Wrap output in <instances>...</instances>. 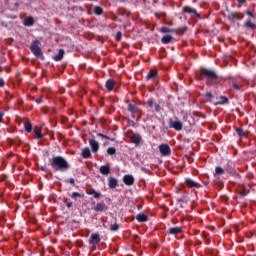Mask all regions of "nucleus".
<instances>
[{"label":"nucleus","instance_id":"1","mask_svg":"<svg viewBox=\"0 0 256 256\" xmlns=\"http://www.w3.org/2000/svg\"><path fill=\"white\" fill-rule=\"evenodd\" d=\"M50 165L54 171H60L61 173H65V171H69L71 169V165L63 156L53 157Z\"/></svg>","mask_w":256,"mask_h":256},{"label":"nucleus","instance_id":"2","mask_svg":"<svg viewBox=\"0 0 256 256\" xmlns=\"http://www.w3.org/2000/svg\"><path fill=\"white\" fill-rule=\"evenodd\" d=\"M199 74L201 77H204L205 79H207V82H206L207 85H213V83H215V81L219 79V75H217V72L209 68H204V67L200 68Z\"/></svg>","mask_w":256,"mask_h":256},{"label":"nucleus","instance_id":"3","mask_svg":"<svg viewBox=\"0 0 256 256\" xmlns=\"http://www.w3.org/2000/svg\"><path fill=\"white\" fill-rule=\"evenodd\" d=\"M227 19L230 23H237L238 21H243V19H245V14L237 11L230 12L227 15Z\"/></svg>","mask_w":256,"mask_h":256},{"label":"nucleus","instance_id":"4","mask_svg":"<svg viewBox=\"0 0 256 256\" xmlns=\"http://www.w3.org/2000/svg\"><path fill=\"white\" fill-rule=\"evenodd\" d=\"M160 33H176V35H183V33H185V31H187V26H183L180 28H167V27H162L160 28Z\"/></svg>","mask_w":256,"mask_h":256},{"label":"nucleus","instance_id":"5","mask_svg":"<svg viewBox=\"0 0 256 256\" xmlns=\"http://www.w3.org/2000/svg\"><path fill=\"white\" fill-rule=\"evenodd\" d=\"M39 45H41V42H39V40L33 41L30 45V51L36 57H41V55H43V52L41 51V47Z\"/></svg>","mask_w":256,"mask_h":256},{"label":"nucleus","instance_id":"6","mask_svg":"<svg viewBox=\"0 0 256 256\" xmlns=\"http://www.w3.org/2000/svg\"><path fill=\"white\" fill-rule=\"evenodd\" d=\"M168 125L170 129H174L175 131H181L183 129V122L179 120V118H176L175 120L169 119Z\"/></svg>","mask_w":256,"mask_h":256},{"label":"nucleus","instance_id":"7","mask_svg":"<svg viewBox=\"0 0 256 256\" xmlns=\"http://www.w3.org/2000/svg\"><path fill=\"white\" fill-rule=\"evenodd\" d=\"M182 12L187 13L188 15H194V16L197 17V19H201V14H199L197 12V9H195V8H192V7H189V6H184L182 8Z\"/></svg>","mask_w":256,"mask_h":256},{"label":"nucleus","instance_id":"8","mask_svg":"<svg viewBox=\"0 0 256 256\" xmlns=\"http://www.w3.org/2000/svg\"><path fill=\"white\" fill-rule=\"evenodd\" d=\"M159 151H160L161 155H163L164 157L171 155V148L167 144L160 145Z\"/></svg>","mask_w":256,"mask_h":256},{"label":"nucleus","instance_id":"9","mask_svg":"<svg viewBox=\"0 0 256 256\" xmlns=\"http://www.w3.org/2000/svg\"><path fill=\"white\" fill-rule=\"evenodd\" d=\"M185 183L186 185L190 188V189H193V188H196V189H199V187H201V184L191 180L190 178H187L185 180Z\"/></svg>","mask_w":256,"mask_h":256},{"label":"nucleus","instance_id":"10","mask_svg":"<svg viewBox=\"0 0 256 256\" xmlns=\"http://www.w3.org/2000/svg\"><path fill=\"white\" fill-rule=\"evenodd\" d=\"M123 183H124L125 185H128V186L134 185V183H135V178H133L132 175H125V176L123 177Z\"/></svg>","mask_w":256,"mask_h":256},{"label":"nucleus","instance_id":"11","mask_svg":"<svg viewBox=\"0 0 256 256\" xmlns=\"http://www.w3.org/2000/svg\"><path fill=\"white\" fill-rule=\"evenodd\" d=\"M101 242L99 234H92L89 240L90 245H98Z\"/></svg>","mask_w":256,"mask_h":256},{"label":"nucleus","instance_id":"12","mask_svg":"<svg viewBox=\"0 0 256 256\" xmlns=\"http://www.w3.org/2000/svg\"><path fill=\"white\" fill-rule=\"evenodd\" d=\"M94 210L97 213H101L103 211H107V205L103 202L97 203L96 206L94 207Z\"/></svg>","mask_w":256,"mask_h":256},{"label":"nucleus","instance_id":"13","mask_svg":"<svg viewBox=\"0 0 256 256\" xmlns=\"http://www.w3.org/2000/svg\"><path fill=\"white\" fill-rule=\"evenodd\" d=\"M90 147L93 153H97L99 151V142L95 141L94 139L89 140Z\"/></svg>","mask_w":256,"mask_h":256},{"label":"nucleus","instance_id":"14","mask_svg":"<svg viewBox=\"0 0 256 256\" xmlns=\"http://www.w3.org/2000/svg\"><path fill=\"white\" fill-rule=\"evenodd\" d=\"M117 185H119V182L117 181L116 178L110 177L108 179V186L110 189H115L117 187Z\"/></svg>","mask_w":256,"mask_h":256},{"label":"nucleus","instance_id":"15","mask_svg":"<svg viewBox=\"0 0 256 256\" xmlns=\"http://www.w3.org/2000/svg\"><path fill=\"white\" fill-rule=\"evenodd\" d=\"M24 25L25 27H33V25H35V20L31 16L26 17L24 19Z\"/></svg>","mask_w":256,"mask_h":256},{"label":"nucleus","instance_id":"16","mask_svg":"<svg viewBox=\"0 0 256 256\" xmlns=\"http://www.w3.org/2000/svg\"><path fill=\"white\" fill-rule=\"evenodd\" d=\"M173 41V36L172 35H165L161 38V43L163 45H169Z\"/></svg>","mask_w":256,"mask_h":256},{"label":"nucleus","instance_id":"17","mask_svg":"<svg viewBox=\"0 0 256 256\" xmlns=\"http://www.w3.org/2000/svg\"><path fill=\"white\" fill-rule=\"evenodd\" d=\"M105 87H106V89H108V91H113V87H115V80H113V79L107 80Z\"/></svg>","mask_w":256,"mask_h":256},{"label":"nucleus","instance_id":"18","mask_svg":"<svg viewBox=\"0 0 256 256\" xmlns=\"http://www.w3.org/2000/svg\"><path fill=\"white\" fill-rule=\"evenodd\" d=\"M128 111L132 114V119H135V113H137V106H135V104H128Z\"/></svg>","mask_w":256,"mask_h":256},{"label":"nucleus","instance_id":"19","mask_svg":"<svg viewBox=\"0 0 256 256\" xmlns=\"http://www.w3.org/2000/svg\"><path fill=\"white\" fill-rule=\"evenodd\" d=\"M132 143H135V145H139L141 143V136L139 134H133L131 136Z\"/></svg>","mask_w":256,"mask_h":256},{"label":"nucleus","instance_id":"20","mask_svg":"<svg viewBox=\"0 0 256 256\" xmlns=\"http://www.w3.org/2000/svg\"><path fill=\"white\" fill-rule=\"evenodd\" d=\"M244 27H246V29H251L252 31H255L256 29V25L253 22H251V20H247L244 23Z\"/></svg>","mask_w":256,"mask_h":256},{"label":"nucleus","instance_id":"21","mask_svg":"<svg viewBox=\"0 0 256 256\" xmlns=\"http://www.w3.org/2000/svg\"><path fill=\"white\" fill-rule=\"evenodd\" d=\"M229 103V99L225 96L220 97V101L215 102L214 105H227Z\"/></svg>","mask_w":256,"mask_h":256},{"label":"nucleus","instance_id":"22","mask_svg":"<svg viewBox=\"0 0 256 256\" xmlns=\"http://www.w3.org/2000/svg\"><path fill=\"white\" fill-rule=\"evenodd\" d=\"M63 55H65V51L60 49L58 54L53 57L54 61H61V59H63Z\"/></svg>","mask_w":256,"mask_h":256},{"label":"nucleus","instance_id":"23","mask_svg":"<svg viewBox=\"0 0 256 256\" xmlns=\"http://www.w3.org/2000/svg\"><path fill=\"white\" fill-rule=\"evenodd\" d=\"M100 173L102 175H109V173H111V168H109V166H101Z\"/></svg>","mask_w":256,"mask_h":256},{"label":"nucleus","instance_id":"24","mask_svg":"<svg viewBox=\"0 0 256 256\" xmlns=\"http://www.w3.org/2000/svg\"><path fill=\"white\" fill-rule=\"evenodd\" d=\"M82 157L84 159H89V157H91V150L89 148H84L82 150Z\"/></svg>","mask_w":256,"mask_h":256},{"label":"nucleus","instance_id":"25","mask_svg":"<svg viewBox=\"0 0 256 256\" xmlns=\"http://www.w3.org/2000/svg\"><path fill=\"white\" fill-rule=\"evenodd\" d=\"M87 195H94L95 199H99L101 197V193L96 192L95 189H90L86 191Z\"/></svg>","mask_w":256,"mask_h":256},{"label":"nucleus","instance_id":"26","mask_svg":"<svg viewBox=\"0 0 256 256\" xmlns=\"http://www.w3.org/2000/svg\"><path fill=\"white\" fill-rule=\"evenodd\" d=\"M181 231H182L181 227H173L169 229L170 235H177L181 233Z\"/></svg>","mask_w":256,"mask_h":256},{"label":"nucleus","instance_id":"27","mask_svg":"<svg viewBox=\"0 0 256 256\" xmlns=\"http://www.w3.org/2000/svg\"><path fill=\"white\" fill-rule=\"evenodd\" d=\"M137 221H139V223H145V221H147V216L143 213H140L136 216Z\"/></svg>","mask_w":256,"mask_h":256},{"label":"nucleus","instance_id":"28","mask_svg":"<svg viewBox=\"0 0 256 256\" xmlns=\"http://www.w3.org/2000/svg\"><path fill=\"white\" fill-rule=\"evenodd\" d=\"M157 77V71L156 70H150L146 76V79H155Z\"/></svg>","mask_w":256,"mask_h":256},{"label":"nucleus","instance_id":"29","mask_svg":"<svg viewBox=\"0 0 256 256\" xmlns=\"http://www.w3.org/2000/svg\"><path fill=\"white\" fill-rule=\"evenodd\" d=\"M24 127L27 133H31V131H33V125H31V122H26L24 124Z\"/></svg>","mask_w":256,"mask_h":256},{"label":"nucleus","instance_id":"30","mask_svg":"<svg viewBox=\"0 0 256 256\" xmlns=\"http://www.w3.org/2000/svg\"><path fill=\"white\" fill-rule=\"evenodd\" d=\"M154 15H155L156 19H161V17H162V19H165L167 17V13H165V12H156V13H154Z\"/></svg>","mask_w":256,"mask_h":256},{"label":"nucleus","instance_id":"31","mask_svg":"<svg viewBox=\"0 0 256 256\" xmlns=\"http://www.w3.org/2000/svg\"><path fill=\"white\" fill-rule=\"evenodd\" d=\"M34 133L37 139H41V137H43V133H41V128H35Z\"/></svg>","mask_w":256,"mask_h":256},{"label":"nucleus","instance_id":"32","mask_svg":"<svg viewBox=\"0 0 256 256\" xmlns=\"http://www.w3.org/2000/svg\"><path fill=\"white\" fill-rule=\"evenodd\" d=\"M94 13L95 15H103V8L99 6L94 7Z\"/></svg>","mask_w":256,"mask_h":256},{"label":"nucleus","instance_id":"33","mask_svg":"<svg viewBox=\"0 0 256 256\" xmlns=\"http://www.w3.org/2000/svg\"><path fill=\"white\" fill-rule=\"evenodd\" d=\"M97 137H101L102 139H108L109 141H115V138H110L107 135H104L103 133H98Z\"/></svg>","mask_w":256,"mask_h":256},{"label":"nucleus","instance_id":"34","mask_svg":"<svg viewBox=\"0 0 256 256\" xmlns=\"http://www.w3.org/2000/svg\"><path fill=\"white\" fill-rule=\"evenodd\" d=\"M215 173L216 175H223L225 173V170L221 167H216Z\"/></svg>","mask_w":256,"mask_h":256},{"label":"nucleus","instance_id":"35","mask_svg":"<svg viewBox=\"0 0 256 256\" xmlns=\"http://www.w3.org/2000/svg\"><path fill=\"white\" fill-rule=\"evenodd\" d=\"M236 133H237V135H239L240 137H245V131H243V129H241V128H237L236 129Z\"/></svg>","mask_w":256,"mask_h":256},{"label":"nucleus","instance_id":"36","mask_svg":"<svg viewBox=\"0 0 256 256\" xmlns=\"http://www.w3.org/2000/svg\"><path fill=\"white\" fill-rule=\"evenodd\" d=\"M232 87H233V89H236V91H239L242 86L239 83L234 81V82H232Z\"/></svg>","mask_w":256,"mask_h":256},{"label":"nucleus","instance_id":"37","mask_svg":"<svg viewBox=\"0 0 256 256\" xmlns=\"http://www.w3.org/2000/svg\"><path fill=\"white\" fill-rule=\"evenodd\" d=\"M110 231H119V224L115 223L110 226Z\"/></svg>","mask_w":256,"mask_h":256},{"label":"nucleus","instance_id":"38","mask_svg":"<svg viewBox=\"0 0 256 256\" xmlns=\"http://www.w3.org/2000/svg\"><path fill=\"white\" fill-rule=\"evenodd\" d=\"M107 153L109 155H115V153H117V150L113 147H110V148L107 149Z\"/></svg>","mask_w":256,"mask_h":256},{"label":"nucleus","instance_id":"39","mask_svg":"<svg viewBox=\"0 0 256 256\" xmlns=\"http://www.w3.org/2000/svg\"><path fill=\"white\" fill-rule=\"evenodd\" d=\"M77 197H81V193H79V192H73L72 195H71V198H72V199H77Z\"/></svg>","mask_w":256,"mask_h":256},{"label":"nucleus","instance_id":"40","mask_svg":"<svg viewBox=\"0 0 256 256\" xmlns=\"http://www.w3.org/2000/svg\"><path fill=\"white\" fill-rule=\"evenodd\" d=\"M246 15H248V17H255V14L251 11V10H246Z\"/></svg>","mask_w":256,"mask_h":256},{"label":"nucleus","instance_id":"41","mask_svg":"<svg viewBox=\"0 0 256 256\" xmlns=\"http://www.w3.org/2000/svg\"><path fill=\"white\" fill-rule=\"evenodd\" d=\"M237 2L239 3L238 7H242V5H245V3H247V0H237Z\"/></svg>","mask_w":256,"mask_h":256},{"label":"nucleus","instance_id":"42","mask_svg":"<svg viewBox=\"0 0 256 256\" xmlns=\"http://www.w3.org/2000/svg\"><path fill=\"white\" fill-rule=\"evenodd\" d=\"M147 105L148 107H153V105H155V102H153V99H150L147 101Z\"/></svg>","mask_w":256,"mask_h":256},{"label":"nucleus","instance_id":"43","mask_svg":"<svg viewBox=\"0 0 256 256\" xmlns=\"http://www.w3.org/2000/svg\"><path fill=\"white\" fill-rule=\"evenodd\" d=\"M122 34L121 32L116 33V41H121Z\"/></svg>","mask_w":256,"mask_h":256},{"label":"nucleus","instance_id":"44","mask_svg":"<svg viewBox=\"0 0 256 256\" xmlns=\"http://www.w3.org/2000/svg\"><path fill=\"white\" fill-rule=\"evenodd\" d=\"M206 97L208 98L209 101H211V99H213V94H211V92H207Z\"/></svg>","mask_w":256,"mask_h":256},{"label":"nucleus","instance_id":"45","mask_svg":"<svg viewBox=\"0 0 256 256\" xmlns=\"http://www.w3.org/2000/svg\"><path fill=\"white\" fill-rule=\"evenodd\" d=\"M154 107H155V111L157 113H159V111H161V106H159V104H154Z\"/></svg>","mask_w":256,"mask_h":256},{"label":"nucleus","instance_id":"46","mask_svg":"<svg viewBox=\"0 0 256 256\" xmlns=\"http://www.w3.org/2000/svg\"><path fill=\"white\" fill-rule=\"evenodd\" d=\"M66 183H70V185H75V179L70 178L69 180H66Z\"/></svg>","mask_w":256,"mask_h":256},{"label":"nucleus","instance_id":"47","mask_svg":"<svg viewBox=\"0 0 256 256\" xmlns=\"http://www.w3.org/2000/svg\"><path fill=\"white\" fill-rule=\"evenodd\" d=\"M124 15H126L127 19H129L131 17V12L125 10Z\"/></svg>","mask_w":256,"mask_h":256},{"label":"nucleus","instance_id":"48","mask_svg":"<svg viewBox=\"0 0 256 256\" xmlns=\"http://www.w3.org/2000/svg\"><path fill=\"white\" fill-rule=\"evenodd\" d=\"M5 116V113H3L2 111H0V123L3 122V117Z\"/></svg>","mask_w":256,"mask_h":256},{"label":"nucleus","instance_id":"49","mask_svg":"<svg viewBox=\"0 0 256 256\" xmlns=\"http://www.w3.org/2000/svg\"><path fill=\"white\" fill-rule=\"evenodd\" d=\"M0 87H5V81L0 78Z\"/></svg>","mask_w":256,"mask_h":256},{"label":"nucleus","instance_id":"50","mask_svg":"<svg viewBox=\"0 0 256 256\" xmlns=\"http://www.w3.org/2000/svg\"><path fill=\"white\" fill-rule=\"evenodd\" d=\"M66 207H68V208L73 207V202H67Z\"/></svg>","mask_w":256,"mask_h":256},{"label":"nucleus","instance_id":"51","mask_svg":"<svg viewBox=\"0 0 256 256\" xmlns=\"http://www.w3.org/2000/svg\"><path fill=\"white\" fill-rule=\"evenodd\" d=\"M36 103H43V100L41 98L36 99Z\"/></svg>","mask_w":256,"mask_h":256},{"label":"nucleus","instance_id":"52","mask_svg":"<svg viewBox=\"0 0 256 256\" xmlns=\"http://www.w3.org/2000/svg\"><path fill=\"white\" fill-rule=\"evenodd\" d=\"M59 70L61 71V73H63V71H65V66H62L61 68H59Z\"/></svg>","mask_w":256,"mask_h":256},{"label":"nucleus","instance_id":"53","mask_svg":"<svg viewBox=\"0 0 256 256\" xmlns=\"http://www.w3.org/2000/svg\"><path fill=\"white\" fill-rule=\"evenodd\" d=\"M20 75H21V74H20V73H18V74H17V77H19Z\"/></svg>","mask_w":256,"mask_h":256},{"label":"nucleus","instance_id":"54","mask_svg":"<svg viewBox=\"0 0 256 256\" xmlns=\"http://www.w3.org/2000/svg\"><path fill=\"white\" fill-rule=\"evenodd\" d=\"M179 201H183V199H179Z\"/></svg>","mask_w":256,"mask_h":256}]
</instances>
